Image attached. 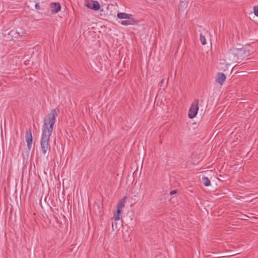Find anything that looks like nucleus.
<instances>
[{
    "instance_id": "nucleus-5",
    "label": "nucleus",
    "mask_w": 258,
    "mask_h": 258,
    "mask_svg": "<svg viewBox=\"0 0 258 258\" xmlns=\"http://www.w3.org/2000/svg\"><path fill=\"white\" fill-rule=\"evenodd\" d=\"M85 6L89 9L94 11H98L100 8V5L97 1L91 0L87 2Z\"/></svg>"
},
{
    "instance_id": "nucleus-1",
    "label": "nucleus",
    "mask_w": 258,
    "mask_h": 258,
    "mask_svg": "<svg viewBox=\"0 0 258 258\" xmlns=\"http://www.w3.org/2000/svg\"><path fill=\"white\" fill-rule=\"evenodd\" d=\"M59 109L56 108L50 110L47 117L43 120L42 134L41 139V148L42 153L45 155L50 149L49 144V137L52 134L53 126L55 123L56 117L58 115Z\"/></svg>"
},
{
    "instance_id": "nucleus-6",
    "label": "nucleus",
    "mask_w": 258,
    "mask_h": 258,
    "mask_svg": "<svg viewBox=\"0 0 258 258\" xmlns=\"http://www.w3.org/2000/svg\"><path fill=\"white\" fill-rule=\"evenodd\" d=\"M52 13L55 14L60 11L61 7L58 3H52L50 4Z\"/></svg>"
},
{
    "instance_id": "nucleus-8",
    "label": "nucleus",
    "mask_w": 258,
    "mask_h": 258,
    "mask_svg": "<svg viewBox=\"0 0 258 258\" xmlns=\"http://www.w3.org/2000/svg\"><path fill=\"white\" fill-rule=\"evenodd\" d=\"M117 17L120 19H130V18L133 17V16L131 14L125 13H118L117 14Z\"/></svg>"
},
{
    "instance_id": "nucleus-9",
    "label": "nucleus",
    "mask_w": 258,
    "mask_h": 258,
    "mask_svg": "<svg viewBox=\"0 0 258 258\" xmlns=\"http://www.w3.org/2000/svg\"><path fill=\"white\" fill-rule=\"evenodd\" d=\"M120 23L124 26L133 25L136 23V21L133 18L130 19H126V20L122 21Z\"/></svg>"
},
{
    "instance_id": "nucleus-11",
    "label": "nucleus",
    "mask_w": 258,
    "mask_h": 258,
    "mask_svg": "<svg viewBox=\"0 0 258 258\" xmlns=\"http://www.w3.org/2000/svg\"><path fill=\"white\" fill-rule=\"evenodd\" d=\"M122 211L117 209L116 212L114 214L113 218L115 221L119 220L120 218Z\"/></svg>"
},
{
    "instance_id": "nucleus-10",
    "label": "nucleus",
    "mask_w": 258,
    "mask_h": 258,
    "mask_svg": "<svg viewBox=\"0 0 258 258\" xmlns=\"http://www.w3.org/2000/svg\"><path fill=\"white\" fill-rule=\"evenodd\" d=\"M125 203V197L122 199L117 204V209H119L122 211V209L124 206V204Z\"/></svg>"
},
{
    "instance_id": "nucleus-4",
    "label": "nucleus",
    "mask_w": 258,
    "mask_h": 258,
    "mask_svg": "<svg viewBox=\"0 0 258 258\" xmlns=\"http://www.w3.org/2000/svg\"><path fill=\"white\" fill-rule=\"evenodd\" d=\"M25 139L27 142V145L29 150L32 147V135L31 128L26 130L25 133Z\"/></svg>"
},
{
    "instance_id": "nucleus-17",
    "label": "nucleus",
    "mask_w": 258,
    "mask_h": 258,
    "mask_svg": "<svg viewBox=\"0 0 258 258\" xmlns=\"http://www.w3.org/2000/svg\"><path fill=\"white\" fill-rule=\"evenodd\" d=\"M164 83V79H162L159 83L160 86L161 87L162 86L163 84Z\"/></svg>"
},
{
    "instance_id": "nucleus-2",
    "label": "nucleus",
    "mask_w": 258,
    "mask_h": 258,
    "mask_svg": "<svg viewBox=\"0 0 258 258\" xmlns=\"http://www.w3.org/2000/svg\"><path fill=\"white\" fill-rule=\"evenodd\" d=\"M249 46L232 48L227 52L226 58L230 63L239 62L250 54L251 51L249 49Z\"/></svg>"
},
{
    "instance_id": "nucleus-3",
    "label": "nucleus",
    "mask_w": 258,
    "mask_h": 258,
    "mask_svg": "<svg viewBox=\"0 0 258 258\" xmlns=\"http://www.w3.org/2000/svg\"><path fill=\"white\" fill-rule=\"evenodd\" d=\"M199 102L198 99L195 100L194 102L191 104L188 112V117L192 119L194 118L197 114L199 110Z\"/></svg>"
},
{
    "instance_id": "nucleus-14",
    "label": "nucleus",
    "mask_w": 258,
    "mask_h": 258,
    "mask_svg": "<svg viewBox=\"0 0 258 258\" xmlns=\"http://www.w3.org/2000/svg\"><path fill=\"white\" fill-rule=\"evenodd\" d=\"M253 11L254 15L258 17V6H255L253 7Z\"/></svg>"
},
{
    "instance_id": "nucleus-15",
    "label": "nucleus",
    "mask_w": 258,
    "mask_h": 258,
    "mask_svg": "<svg viewBox=\"0 0 258 258\" xmlns=\"http://www.w3.org/2000/svg\"><path fill=\"white\" fill-rule=\"evenodd\" d=\"M35 7L36 9H37V10H40V5H39V4L38 3H36L35 5Z\"/></svg>"
},
{
    "instance_id": "nucleus-16",
    "label": "nucleus",
    "mask_w": 258,
    "mask_h": 258,
    "mask_svg": "<svg viewBox=\"0 0 258 258\" xmlns=\"http://www.w3.org/2000/svg\"><path fill=\"white\" fill-rule=\"evenodd\" d=\"M177 193V190H172L170 191V195H173L174 194H176Z\"/></svg>"
},
{
    "instance_id": "nucleus-18",
    "label": "nucleus",
    "mask_w": 258,
    "mask_h": 258,
    "mask_svg": "<svg viewBox=\"0 0 258 258\" xmlns=\"http://www.w3.org/2000/svg\"><path fill=\"white\" fill-rule=\"evenodd\" d=\"M17 33H18V34L19 36H22V35L19 32H18Z\"/></svg>"
},
{
    "instance_id": "nucleus-7",
    "label": "nucleus",
    "mask_w": 258,
    "mask_h": 258,
    "mask_svg": "<svg viewBox=\"0 0 258 258\" xmlns=\"http://www.w3.org/2000/svg\"><path fill=\"white\" fill-rule=\"evenodd\" d=\"M226 79V76L223 73H219L217 74L216 81L220 85H222Z\"/></svg>"
},
{
    "instance_id": "nucleus-12",
    "label": "nucleus",
    "mask_w": 258,
    "mask_h": 258,
    "mask_svg": "<svg viewBox=\"0 0 258 258\" xmlns=\"http://www.w3.org/2000/svg\"><path fill=\"white\" fill-rule=\"evenodd\" d=\"M202 182L205 186H209L211 184V182L207 177H203L202 178Z\"/></svg>"
},
{
    "instance_id": "nucleus-13",
    "label": "nucleus",
    "mask_w": 258,
    "mask_h": 258,
    "mask_svg": "<svg viewBox=\"0 0 258 258\" xmlns=\"http://www.w3.org/2000/svg\"><path fill=\"white\" fill-rule=\"evenodd\" d=\"M200 41L201 43L204 45L206 44V39L204 36H203L202 34L200 35Z\"/></svg>"
}]
</instances>
